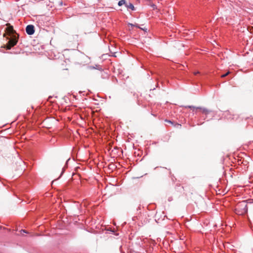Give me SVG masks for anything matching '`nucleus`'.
Wrapping results in <instances>:
<instances>
[{
  "mask_svg": "<svg viewBox=\"0 0 253 253\" xmlns=\"http://www.w3.org/2000/svg\"><path fill=\"white\" fill-rule=\"evenodd\" d=\"M9 32H13V29L12 27H10L9 28Z\"/></svg>",
  "mask_w": 253,
  "mask_h": 253,
  "instance_id": "9d476101",
  "label": "nucleus"
},
{
  "mask_svg": "<svg viewBox=\"0 0 253 253\" xmlns=\"http://www.w3.org/2000/svg\"><path fill=\"white\" fill-rule=\"evenodd\" d=\"M126 6L128 9H131L132 10H135V7L134 6H133V5L131 3H129L128 4H126Z\"/></svg>",
  "mask_w": 253,
  "mask_h": 253,
  "instance_id": "39448f33",
  "label": "nucleus"
},
{
  "mask_svg": "<svg viewBox=\"0 0 253 253\" xmlns=\"http://www.w3.org/2000/svg\"><path fill=\"white\" fill-rule=\"evenodd\" d=\"M197 109H200L203 114H205V115H207L209 113H210L211 111L207 109L206 108H203L201 107H196Z\"/></svg>",
  "mask_w": 253,
  "mask_h": 253,
  "instance_id": "20e7f679",
  "label": "nucleus"
},
{
  "mask_svg": "<svg viewBox=\"0 0 253 253\" xmlns=\"http://www.w3.org/2000/svg\"><path fill=\"white\" fill-rule=\"evenodd\" d=\"M145 1H147V3H148L149 2H150L151 0H144Z\"/></svg>",
  "mask_w": 253,
  "mask_h": 253,
  "instance_id": "f8f14e48",
  "label": "nucleus"
},
{
  "mask_svg": "<svg viewBox=\"0 0 253 253\" xmlns=\"http://www.w3.org/2000/svg\"><path fill=\"white\" fill-rule=\"evenodd\" d=\"M21 232H23V233H27V232H26V231L25 230H22L21 231Z\"/></svg>",
  "mask_w": 253,
  "mask_h": 253,
  "instance_id": "9b49d317",
  "label": "nucleus"
},
{
  "mask_svg": "<svg viewBox=\"0 0 253 253\" xmlns=\"http://www.w3.org/2000/svg\"><path fill=\"white\" fill-rule=\"evenodd\" d=\"M238 208H242L243 211H241V212L240 214H244L247 212L248 211V208H247V205L246 202V201H243L241 202H240L238 205L237 206Z\"/></svg>",
  "mask_w": 253,
  "mask_h": 253,
  "instance_id": "f257e3e1",
  "label": "nucleus"
},
{
  "mask_svg": "<svg viewBox=\"0 0 253 253\" xmlns=\"http://www.w3.org/2000/svg\"><path fill=\"white\" fill-rule=\"evenodd\" d=\"M126 1L125 0H121L118 2V5L119 6H122L124 4H125L126 5Z\"/></svg>",
  "mask_w": 253,
  "mask_h": 253,
  "instance_id": "423d86ee",
  "label": "nucleus"
},
{
  "mask_svg": "<svg viewBox=\"0 0 253 253\" xmlns=\"http://www.w3.org/2000/svg\"><path fill=\"white\" fill-rule=\"evenodd\" d=\"M17 42V39L16 37L12 38L9 40L8 42V44L7 45V48L8 49H10L12 46H14L16 44Z\"/></svg>",
  "mask_w": 253,
  "mask_h": 253,
  "instance_id": "f03ea898",
  "label": "nucleus"
},
{
  "mask_svg": "<svg viewBox=\"0 0 253 253\" xmlns=\"http://www.w3.org/2000/svg\"><path fill=\"white\" fill-rule=\"evenodd\" d=\"M186 107L190 108V109H195V108L196 109V108L193 106H188Z\"/></svg>",
  "mask_w": 253,
  "mask_h": 253,
  "instance_id": "1a4fd4ad",
  "label": "nucleus"
},
{
  "mask_svg": "<svg viewBox=\"0 0 253 253\" xmlns=\"http://www.w3.org/2000/svg\"><path fill=\"white\" fill-rule=\"evenodd\" d=\"M26 33L29 35H32L35 32L34 26L32 25H29L26 28Z\"/></svg>",
  "mask_w": 253,
  "mask_h": 253,
  "instance_id": "7ed1b4c3",
  "label": "nucleus"
},
{
  "mask_svg": "<svg viewBox=\"0 0 253 253\" xmlns=\"http://www.w3.org/2000/svg\"><path fill=\"white\" fill-rule=\"evenodd\" d=\"M229 73H230L229 72H227L226 74H223V75H221V77L222 78H224V77H226V76H227V75L229 74Z\"/></svg>",
  "mask_w": 253,
  "mask_h": 253,
  "instance_id": "6e6552de",
  "label": "nucleus"
},
{
  "mask_svg": "<svg viewBox=\"0 0 253 253\" xmlns=\"http://www.w3.org/2000/svg\"><path fill=\"white\" fill-rule=\"evenodd\" d=\"M168 122L171 123V121H169Z\"/></svg>",
  "mask_w": 253,
  "mask_h": 253,
  "instance_id": "4468645a",
  "label": "nucleus"
},
{
  "mask_svg": "<svg viewBox=\"0 0 253 253\" xmlns=\"http://www.w3.org/2000/svg\"><path fill=\"white\" fill-rule=\"evenodd\" d=\"M147 4L150 5L153 10L157 9L156 5L153 3H152L151 1L147 3Z\"/></svg>",
  "mask_w": 253,
  "mask_h": 253,
  "instance_id": "0eeeda50",
  "label": "nucleus"
},
{
  "mask_svg": "<svg viewBox=\"0 0 253 253\" xmlns=\"http://www.w3.org/2000/svg\"><path fill=\"white\" fill-rule=\"evenodd\" d=\"M199 72H194V74L195 75H197V74H199Z\"/></svg>",
  "mask_w": 253,
  "mask_h": 253,
  "instance_id": "ddd939ff",
  "label": "nucleus"
}]
</instances>
